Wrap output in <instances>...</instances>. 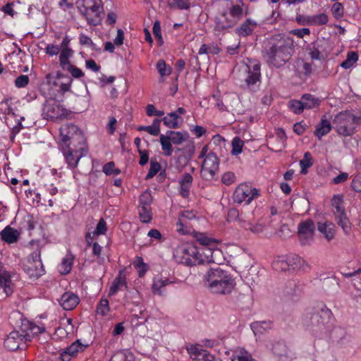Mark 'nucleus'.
I'll use <instances>...</instances> for the list:
<instances>
[{"mask_svg":"<svg viewBox=\"0 0 361 361\" xmlns=\"http://www.w3.org/2000/svg\"><path fill=\"white\" fill-rule=\"evenodd\" d=\"M161 120L156 118L153 121L151 126H141L137 128L139 131H146L149 134L157 136L160 133Z\"/></svg>","mask_w":361,"mask_h":361,"instance_id":"40","label":"nucleus"},{"mask_svg":"<svg viewBox=\"0 0 361 361\" xmlns=\"http://www.w3.org/2000/svg\"><path fill=\"white\" fill-rule=\"evenodd\" d=\"M30 246L33 252L27 257L24 265V270L30 279H37L44 274V269L41 260V248L37 241L32 240Z\"/></svg>","mask_w":361,"mask_h":361,"instance_id":"4","label":"nucleus"},{"mask_svg":"<svg viewBox=\"0 0 361 361\" xmlns=\"http://www.w3.org/2000/svg\"><path fill=\"white\" fill-rule=\"evenodd\" d=\"M63 155L68 166L75 168L82 156V153L80 152L78 149H73L69 147L68 149L63 152Z\"/></svg>","mask_w":361,"mask_h":361,"instance_id":"31","label":"nucleus"},{"mask_svg":"<svg viewBox=\"0 0 361 361\" xmlns=\"http://www.w3.org/2000/svg\"><path fill=\"white\" fill-rule=\"evenodd\" d=\"M358 60V55L355 51H350L347 54L345 60L341 63V66L345 69L351 68Z\"/></svg>","mask_w":361,"mask_h":361,"instance_id":"48","label":"nucleus"},{"mask_svg":"<svg viewBox=\"0 0 361 361\" xmlns=\"http://www.w3.org/2000/svg\"><path fill=\"white\" fill-rule=\"evenodd\" d=\"M305 264V262L303 259L300 257L295 256L288 259V262L284 260L276 261L274 263V266L276 269H278L280 267L282 269L286 270L289 266H291L293 269H300Z\"/></svg>","mask_w":361,"mask_h":361,"instance_id":"24","label":"nucleus"},{"mask_svg":"<svg viewBox=\"0 0 361 361\" xmlns=\"http://www.w3.org/2000/svg\"><path fill=\"white\" fill-rule=\"evenodd\" d=\"M241 226L247 231H250L254 234L262 233L265 228V224L261 220L257 221L255 223L247 222L245 221L240 220Z\"/></svg>","mask_w":361,"mask_h":361,"instance_id":"35","label":"nucleus"},{"mask_svg":"<svg viewBox=\"0 0 361 361\" xmlns=\"http://www.w3.org/2000/svg\"><path fill=\"white\" fill-rule=\"evenodd\" d=\"M186 113L183 107H179L176 111L167 114L162 119L164 124L169 128H179L183 123L181 115Z\"/></svg>","mask_w":361,"mask_h":361,"instance_id":"16","label":"nucleus"},{"mask_svg":"<svg viewBox=\"0 0 361 361\" xmlns=\"http://www.w3.org/2000/svg\"><path fill=\"white\" fill-rule=\"evenodd\" d=\"M289 108L295 114H300L302 112V111L305 109L303 105V102L302 99L299 100H291L289 102Z\"/></svg>","mask_w":361,"mask_h":361,"instance_id":"53","label":"nucleus"},{"mask_svg":"<svg viewBox=\"0 0 361 361\" xmlns=\"http://www.w3.org/2000/svg\"><path fill=\"white\" fill-rule=\"evenodd\" d=\"M110 311L109 301L106 298H102L97 305L96 312L102 316L106 315Z\"/></svg>","mask_w":361,"mask_h":361,"instance_id":"49","label":"nucleus"},{"mask_svg":"<svg viewBox=\"0 0 361 361\" xmlns=\"http://www.w3.org/2000/svg\"><path fill=\"white\" fill-rule=\"evenodd\" d=\"M198 248L190 244H180L178 245L173 252L176 262L188 266L198 264Z\"/></svg>","mask_w":361,"mask_h":361,"instance_id":"6","label":"nucleus"},{"mask_svg":"<svg viewBox=\"0 0 361 361\" xmlns=\"http://www.w3.org/2000/svg\"><path fill=\"white\" fill-rule=\"evenodd\" d=\"M360 118L349 111H341L334 119V129L342 136H350L355 132L356 125L360 123Z\"/></svg>","mask_w":361,"mask_h":361,"instance_id":"3","label":"nucleus"},{"mask_svg":"<svg viewBox=\"0 0 361 361\" xmlns=\"http://www.w3.org/2000/svg\"><path fill=\"white\" fill-rule=\"evenodd\" d=\"M243 16V8L238 5H233L227 11L222 13L224 21L221 26L222 29L233 27Z\"/></svg>","mask_w":361,"mask_h":361,"instance_id":"14","label":"nucleus"},{"mask_svg":"<svg viewBox=\"0 0 361 361\" xmlns=\"http://www.w3.org/2000/svg\"><path fill=\"white\" fill-rule=\"evenodd\" d=\"M335 216L338 225H339L341 227L345 235H349L352 230L351 223L350 222L348 218L347 217L346 214L344 213Z\"/></svg>","mask_w":361,"mask_h":361,"instance_id":"39","label":"nucleus"},{"mask_svg":"<svg viewBox=\"0 0 361 361\" xmlns=\"http://www.w3.org/2000/svg\"><path fill=\"white\" fill-rule=\"evenodd\" d=\"M250 327L255 336L261 335L272 328V323L270 321H257L252 322Z\"/></svg>","mask_w":361,"mask_h":361,"instance_id":"36","label":"nucleus"},{"mask_svg":"<svg viewBox=\"0 0 361 361\" xmlns=\"http://www.w3.org/2000/svg\"><path fill=\"white\" fill-rule=\"evenodd\" d=\"M232 361H257L253 359L251 355L247 351L240 350L234 357L232 359Z\"/></svg>","mask_w":361,"mask_h":361,"instance_id":"60","label":"nucleus"},{"mask_svg":"<svg viewBox=\"0 0 361 361\" xmlns=\"http://www.w3.org/2000/svg\"><path fill=\"white\" fill-rule=\"evenodd\" d=\"M79 301L78 295L70 292L64 293L59 300L60 305L66 310L74 309L79 303Z\"/></svg>","mask_w":361,"mask_h":361,"instance_id":"22","label":"nucleus"},{"mask_svg":"<svg viewBox=\"0 0 361 361\" xmlns=\"http://www.w3.org/2000/svg\"><path fill=\"white\" fill-rule=\"evenodd\" d=\"M331 12L334 18L336 19L343 18L344 15V8L343 4L339 2L334 3L331 7Z\"/></svg>","mask_w":361,"mask_h":361,"instance_id":"58","label":"nucleus"},{"mask_svg":"<svg viewBox=\"0 0 361 361\" xmlns=\"http://www.w3.org/2000/svg\"><path fill=\"white\" fill-rule=\"evenodd\" d=\"M74 259L75 256L71 252H68L58 265L59 272L61 275L68 274L72 269Z\"/></svg>","mask_w":361,"mask_h":361,"instance_id":"28","label":"nucleus"},{"mask_svg":"<svg viewBox=\"0 0 361 361\" xmlns=\"http://www.w3.org/2000/svg\"><path fill=\"white\" fill-rule=\"evenodd\" d=\"M103 172L106 176H117L121 173V170L115 167L114 162L109 161L103 166Z\"/></svg>","mask_w":361,"mask_h":361,"instance_id":"54","label":"nucleus"},{"mask_svg":"<svg viewBox=\"0 0 361 361\" xmlns=\"http://www.w3.org/2000/svg\"><path fill=\"white\" fill-rule=\"evenodd\" d=\"M187 350L193 360L202 361H213L214 357L207 350L198 345H191L187 348Z\"/></svg>","mask_w":361,"mask_h":361,"instance_id":"21","label":"nucleus"},{"mask_svg":"<svg viewBox=\"0 0 361 361\" xmlns=\"http://www.w3.org/2000/svg\"><path fill=\"white\" fill-rule=\"evenodd\" d=\"M221 181L226 185H230L236 181V176L232 171H227L223 173Z\"/></svg>","mask_w":361,"mask_h":361,"instance_id":"61","label":"nucleus"},{"mask_svg":"<svg viewBox=\"0 0 361 361\" xmlns=\"http://www.w3.org/2000/svg\"><path fill=\"white\" fill-rule=\"evenodd\" d=\"M273 353L278 357L279 361H289L286 345L282 342H276L271 348Z\"/></svg>","mask_w":361,"mask_h":361,"instance_id":"33","label":"nucleus"},{"mask_svg":"<svg viewBox=\"0 0 361 361\" xmlns=\"http://www.w3.org/2000/svg\"><path fill=\"white\" fill-rule=\"evenodd\" d=\"M76 4L88 24L97 25L100 23L103 12L102 0H78Z\"/></svg>","mask_w":361,"mask_h":361,"instance_id":"5","label":"nucleus"},{"mask_svg":"<svg viewBox=\"0 0 361 361\" xmlns=\"http://www.w3.org/2000/svg\"><path fill=\"white\" fill-rule=\"evenodd\" d=\"M259 191L248 183H240L235 189L233 200L237 204H249L253 200L259 197Z\"/></svg>","mask_w":361,"mask_h":361,"instance_id":"9","label":"nucleus"},{"mask_svg":"<svg viewBox=\"0 0 361 361\" xmlns=\"http://www.w3.org/2000/svg\"><path fill=\"white\" fill-rule=\"evenodd\" d=\"M294 51L293 39L288 37H280L275 39L267 49L266 61L269 66L280 68L290 59Z\"/></svg>","mask_w":361,"mask_h":361,"instance_id":"1","label":"nucleus"},{"mask_svg":"<svg viewBox=\"0 0 361 361\" xmlns=\"http://www.w3.org/2000/svg\"><path fill=\"white\" fill-rule=\"evenodd\" d=\"M68 114L69 111L53 98L47 99L42 107V116L46 119H61L66 118Z\"/></svg>","mask_w":361,"mask_h":361,"instance_id":"8","label":"nucleus"},{"mask_svg":"<svg viewBox=\"0 0 361 361\" xmlns=\"http://www.w3.org/2000/svg\"><path fill=\"white\" fill-rule=\"evenodd\" d=\"M59 53V63L63 69L71 64L70 58L72 57L73 51L71 49H60Z\"/></svg>","mask_w":361,"mask_h":361,"instance_id":"43","label":"nucleus"},{"mask_svg":"<svg viewBox=\"0 0 361 361\" xmlns=\"http://www.w3.org/2000/svg\"><path fill=\"white\" fill-rule=\"evenodd\" d=\"M49 82L54 87H57L59 92L64 93L70 90L72 79L68 76L59 73L56 78H50Z\"/></svg>","mask_w":361,"mask_h":361,"instance_id":"20","label":"nucleus"},{"mask_svg":"<svg viewBox=\"0 0 361 361\" xmlns=\"http://www.w3.org/2000/svg\"><path fill=\"white\" fill-rule=\"evenodd\" d=\"M110 361H133V355L129 352H119L116 353Z\"/></svg>","mask_w":361,"mask_h":361,"instance_id":"57","label":"nucleus"},{"mask_svg":"<svg viewBox=\"0 0 361 361\" xmlns=\"http://www.w3.org/2000/svg\"><path fill=\"white\" fill-rule=\"evenodd\" d=\"M331 205L334 207L335 216L345 213L343 206V199L341 195H336L331 200Z\"/></svg>","mask_w":361,"mask_h":361,"instance_id":"41","label":"nucleus"},{"mask_svg":"<svg viewBox=\"0 0 361 361\" xmlns=\"http://www.w3.org/2000/svg\"><path fill=\"white\" fill-rule=\"evenodd\" d=\"M139 216L142 222L149 223L152 218L151 206H138Z\"/></svg>","mask_w":361,"mask_h":361,"instance_id":"46","label":"nucleus"},{"mask_svg":"<svg viewBox=\"0 0 361 361\" xmlns=\"http://www.w3.org/2000/svg\"><path fill=\"white\" fill-rule=\"evenodd\" d=\"M286 140L285 131L282 128H277L275 135L268 140L269 148L272 151L280 152L285 147Z\"/></svg>","mask_w":361,"mask_h":361,"instance_id":"17","label":"nucleus"},{"mask_svg":"<svg viewBox=\"0 0 361 361\" xmlns=\"http://www.w3.org/2000/svg\"><path fill=\"white\" fill-rule=\"evenodd\" d=\"M307 51L312 60H320L322 59L319 46L317 43L314 42L309 44L307 47Z\"/></svg>","mask_w":361,"mask_h":361,"instance_id":"50","label":"nucleus"},{"mask_svg":"<svg viewBox=\"0 0 361 361\" xmlns=\"http://www.w3.org/2000/svg\"><path fill=\"white\" fill-rule=\"evenodd\" d=\"M197 261L198 264L204 263L221 264L224 261L223 252L219 246H214V248L202 247L198 248Z\"/></svg>","mask_w":361,"mask_h":361,"instance_id":"10","label":"nucleus"},{"mask_svg":"<svg viewBox=\"0 0 361 361\" xmlns=\"http://www.w3.org/2000/svg\"><path fill=\"white\" fill-rule=\"evenodd\" d=\"M301 99L305 109H307L315 108L320 104V100L316 97L310 94H304Z\"/></svg>","mask_w":361,"mask_h":361,"instance_id":"45","label":"nucleus"},{"mask_svg":"<svg viewBox=\"0 0 361 361\" xmlns=\"http://www.w3.org/2000/svg\"><path fill=\"white\" fill-rule=\"evenodd\" d=\"M194 237L197 242H198L202 247H210L214 248V246H219L220 244L219 240L214 238L209 237L204 233L195 232Z\"/></svg>","mask_w":361,"mask_h":361,"instance_id":"30","label":"nucleus"},{"mask_svg":"<svg viewBox=\"0 0 361 361\" xmlns=\"http://www.w3.org/2000/svg\"><path fill=\"white\" fill-rule=\"evenodd\" d=\"M319 315L312 311L307 312L304 317V322L307 325H314L319 322Z\"/></svg>","mask_w":361,"mask_h":361,"instance_id":"56","label":"nucleus"},{"mask_svg":"<svg viewBox=\"0 0 361 361\" xmlns=\"http://www.w3.org/2000/svg\"><path fill=\"white\" fill-rule=\"evenodd\" d=\"M331 128L330 121L326 119V116H324L316 127L314 135L319 140H321L322 137L327 135L331 131Z\"/></svg>","mask_w":361,"mask_h":361,"instance_id":"32","label":"nucleus"},{"mask_svg":"<svg viewBox=\"0 0 361 361\" xmlns=\"http://www.w3.org/2000/svg\"><path fill=\"white\" fill-rule=\"evenodd\" d=\"M296 21L301 25H323L328 23L329 17L325 13H319L317 15H298Z\"/></svg>","mask_w":361,"mask_h":361,"instance_id":"15","label":"nucleus"},{"mask_svg":"<svg viewBox=\"0 0 361 361\" xmlns=\"http://www.w3.org/2000/svg\"><path fill=\"white\" fill-rule=\"evenodd\" d=\"M87 345V344L82 343L80 340H77L61 353V360L70 361L72 357H76L79 353L83 352Z\"/></svg>","mask_w":361,"mask_h":361,"instance_id":"18","label":"nucleus"},{"mask_svg":"<svg viewBox=\"0 0 361 361\" xmlns=\"http://www.w3.org/2000/svg\"><path fill=\"white\" fill-rule=\"evenodd\" d=\"M134 267L137 271L139 277H142L145 276L147 267V264H145L141 257H137L136 262L134 264Z\"/></svg>","mask_w":361,"mask_h":361,"instance_id":"62","label":"nucleus"},{"mask_svg":"<svg viewBox=\"0 0 361 361\" xmlns=\"http://www.w3.org/2000/svg\"><path fill=\"white\" fill-rule=\"evenodd\" d=\"M192 180V176L190 173H185L183 174L179 182L180 192L183 197H186L188 196Z\"/></svg>","mask_w":361,"mask_h":361,"instance_id":"37","label":"nucleus"},{"mask_svg":"<svg viewBox=\"0 0 361 361\" xmlns=\"http://www.w3.org/2000/svg\"><path fill=\"white\" fill-rule=\"evenodd\" d=\"M152 197L149 192H143L139 197L138 206H151Z\"/></svg>","mask_w":361,"mask_h":361,"instance_id":"63","label":"nucleus"},{"mask_svg":"<svg viewBox=\"0 0 361 361\" xmlns=\"http://www.w3.org/2000/svg\"><path fill=\"white\" fill-rule=\"evenodd\" d=\"M315 226L312 219L301 221L298 226V234L302 244H309L314 237Z\"/></svg>","mask_w":361,"mask_h":361,"instance_id":"13","label":"nucleus"},{"mask_svg":"<svg viewBox=\"0 0 361 361\" xmlns=\"http://www.w3.org/2000/svg\"><path fill=\"white\" fill-rule=\"evenodd\" d=\"M20 334L23 337L24 343L27 341H30L34 338L32 334V322L29 321H25L22 323L20 326Z\"/></svg>","mask_w":361,"mask_h":361,"instance_id":"42","label":"nucleus"},{"mask_svg":"<svg viewBox=\"0 0 361 361\" xmlns=\"http://www.w3.org/2000/svg\"><path fill=\"white\" fill-rule=\"evenodd\" d=\"M157 68L161 76L169 75L172 71L171 68L166 66L165 61L162 59L157 61Z\"/></svg>","mask_w":361,"mask_h":361,"instance_id":"55","label":"nucleus"},{"mask_svg":"<svg viewBox=\"0 0 361 361\" xmlns=\"http://www.w3.org/2000/svg\"><path fill=\"white\" fill-rule=\"evenodd\" d=\"M128 287L126 276L123 271H120L118 276L114 280L109 292V295H114L118 290H123Z\"/></svg>","mask_w":361,"mask_h":361,"instance_id":"23","label":"nucleus"},{"mask_svg":"<svg viewBox=\"0 0 361 361\" xmlns=\"http://www.w3.org/2000/svg\"><path fill=\"white\" fill-rule=\"evenodd\" d=\"M0 236L5 243L13 244L18 242L20 238V232L11 226H7L0 232Z\"/></svg>","mask_w":361,"mask_h":361,"instance_id":"25","label":"nucleus"},{"mask_svg":"<svg viewBox=\"0 0 361 361\" xmlns=\"http://www.w3.org/2000/svg\"><path fill=\"white\" fill-rule=\"evenodd\" d=\"M312 165V158L311 154L307 152L304 154L303 159L300 161V166L302 169V173H305L306 169Z\"/></svg>","mask_w":361,"mask_h":361,"instance_id":"52","label":"nucleus"},{"mask_svg":"<svg viewBox=\"0 0 361 361\" xmlns=\"http://www.w3.org/2000/svg\"><path fill=\"white\" fill-rule=\"evenodd\" d=\"M168 6L172 8H178L180 10H187L190 7L189 0H167Z\"/></svg>","mask_w":361,"mask_h":361,"instance_id":"47","label":"nucleus"},{"mask_svg":"<svg viewBox=\"0 0 361 361\" xmlns=\"http://www.w3.org/2000/svg\"><path fill=\"white\" fill-rule=\"evenodd\" d=\"M161 169L160 164L157 161L156 158H152L150 160V167L147 174L146 179L153 178Z\"/></svg>","mask_w":361,"mask_h":361,"instance_id":"51","label":"nucleus"},{"mask_svg":"<svg viewBox=\"0 0 361 361\" xmlns=\"http://www.w3.org/2000/svg\"><path fill=\"white\" fill-rule=\"evenodd\" d=\"M172 282L169 279L155 277L153 281L152 290L154 294L162 295L164 293V288Z\"/></svg>","mask_w":361,"mask_h":361,"instance_id":"34","label":"nucleus"},{"mask_svg":"<svg viewBox=\"0 0 361 361\" xmlns=\"http://www.w3.org/2000/svg\"><path fill=\"white\" fill-rule=\"evenodd\" d=\"M0 291H2L6 296L11 295L13 292L11 276L7 271L1 269H0Z\"/></svg>","mask_w":361,"mask_h":361,"instance_id":"26","label":"nucleus"},{"mask_svg":"<svg viewBox=\"0 0 361 361\" xmlns=\"http://www.w3.org/2000/svg\"><path fill=\"white\" fill-rule=\"evenodd\" d=\"M318 231L322 233L325 238L330 241L334 238L336 229L335 225L329 221H325L324 223L319 222L317 226Z\"/></svg>","mask_w":361,"mask_h":361,"instance_id":"29","label":"nucleus"},{"mask_svg":"<svg viewBox=\"0 0 361 361\" xmlns=\"http://www.w3.org/2000/svg\"><path fill=\"white\" fill-rule=\"evenodd\" d=\"M238 77L244 80L248 87L256 84L261 77L260 63L257 61H249V63L240 66Z\"/></svg>","mask_w":361,"mask_h":361,"instance_id":"7","label":"nucleus"},{"mask_svg":"<svg viewBox=\"0 0 361 361\" xmlns=\"http://www.w3.org/2000/svg\"><path fill=\"white\" fill-rule=\"evenodd\" d=\"M204 279L207 288L214 294H230L235 286L231 275L219 267L208 270Z\"/></svg>","mask_w":361,"mask_h":361,"instance_id":"2","label":"nucleus"},{"mask_svg":"<svg viewBox=\"0 0 361 361\" xmlns=\"http://www.w3.org/2000/svg\"><path fill=\"white\" fill-rule=\"evenodd\" d=\"M167 135L171 140L172 143L175 145H180L187 141L189 138V134L186 131L180 132L169 130L167 132Z\"/></svg>","mask_w":361,"mask_h":361,"instance_id":"38","label":"nucleus"},{"mask_svg":"<svg viewBox=\"0 0 361 361\" xmlns=\"http://www.w3.org/2000/svg\"><path fill=\"white\" fill-rule=\"evenodd\" d=\"M219 159L214 152H209L204 159L201 168V176L206 180L216 179L219 171Z\"/></svg>","mask_w":361,"mask_h":361,"instance_id":"11","label":"nucleus"},{"mask_svg":"<svg viewBox=\"0 0 361 361\" xmlns=\"http://www.w3.org/2000/svg\"><path fill=\"white\" fill-rule=\"evenodd\" d=\"M63 70L68 71L71 74L72 77L75 78H80L84 75V73L82 70L71 63L63 68Z\"/></svg>","mask_w":361,"mask_h":361,"instance_id":"64","label":"nucleus"},{"mask_svg":"<svg viewBox=\"0 0 361 361\" xmlns=\"http://www.w3.org/2000/svg\"><path fill=\"white\" fill-rule=\"evenodd\" d=\"M257 27V23L250 18H247L239 27L235 29V33L240 37L250 35Z\"/></svg>","mask_w":361,"mask_h":361,"instance_id":"27","label":"nucleus"},{"mask_svg":"<svg viewBox=\"0 0 361 361\" xmlns=\"http://www.w3.org/2000/svg\"><path fill=\"white\" fill-rule=\"evenodd\" d=\"M60 135L63 142H70L69 146L74 145L75 141L80 142L83 139L82 133L78 128L71 123L64 124L61 127Z\"/></svg>","mask_w":361,"mask_h":361,"instance_id":"12","label":"nucleus"},{"mask_svg":"<svg viewBox=\"0 0 361 361\" xmlns=\"http://www.w3.org/2000/svg\"><path fill=\"white\" fill-rule=\"evenodd\" d=\"M25 344L24 343L23 337L18 331H11L4 340V346L8 350H16L21 345L25 347Z\"/></svg>","mask_w":361,"mask_h":361,"instance_id":"19","label":"nucleus"},{"mask_svg":"<svg viewBox=\"0 0 361 361\" xmlns=\"http://www.w3.org/2000/svg\"><path fill=\"white\" fill-rule=\"evenodd\" d=\"M161 149L164 155L171 156L173 153L172 142L167 135L161 134L159 137Z\"/></svg>","mask_w":361,"mask_h":361,"instance_id":"44","label":"nucleus"},{"mask_svg":"<svg viewBox=\"0 0 361 361\" xmlns=\"http://www.w3.org/2000/svg\"><path fill=\"white\" fill-rule=\"evenodd\" d=\"M244 142L239 137H234L232 140V154L233 155H238L242 152Z\"/></svg>","mask_w":361,"mask_h":361,"instance_id":"59","label":"nucleus"}]
</instances>
